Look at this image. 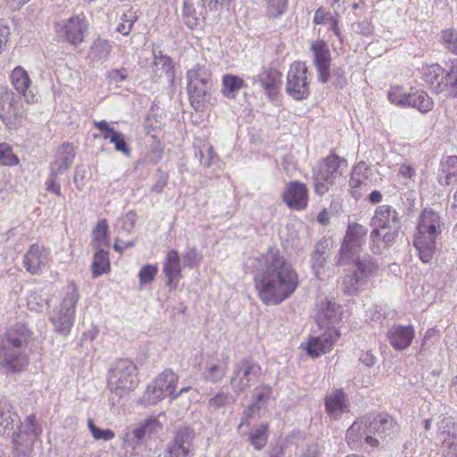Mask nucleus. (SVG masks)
Segmentation results:
<instances>
[{
	"label": "nucleus",
	"mask_w": 457,
	"mask_h": 457,
	"mask_svg": "<svg viewBox=\"0 0 457 457\" xmlns=\"http://www.w3.org/2000/svg\"><path fill=\"white\" fill-rule=\"evenodd\" d=\"M206 6L204 0H184L182 20L190 29L203 27L206 20Z\"/></svg>",
	"instance_id": "obj_21"
},
{
	"label": "nucleus",
	"mask_w": 457,
	"mask_h": 457,
	"mask_svg": "<svg viewBox=\"0 0 457 457\" xmlns=\"http://www.w3.org/2000/svg\"><path fill=\"white\" fill-rule=\"evenodd\" d=\"M135 21V17L131 15L129 17L127 13H123L120 17V22L117 25L116 31L123 36H128L133 29Z\"/></svg>",
	"instance_id": "obj_60"
},
{
	"label": "nucleus",
	"mask_w": 457,
	"mask_h": 457,
	"mask_svg": "<svg viewBox=\"0 0 457 457\" xmlns=\"http://www.w3.org/2000/svg\"><path fill=\"white\" fill-rule=\"evenodd\" d=\"M221 93L226 98H235L237 92L245 87L244 79L232 74H225L221 79Z\"/></svg>",
	"instance_id": "obj_38"
},
{
	"label": "nucleus",
	"mask_w": 457,
	"mask_h": 457,
	"mask_svg": "<svg viewBox=\"0 0 457 457\" xmlns=\"http://www.w3.org/2000/svg\"><path fill=\"white\" fill-rule=\"evenodd\" d=\"M276 283L279 286H297L298 275L278 249L270 248L261 286H275Z\"/></svg>",
	"instance_id": "obj_7"
},
{
	"label": "nucleus",
	"mask_w": 457,
	"mask_h": 457,
	"mask_svg": "<svg viewBox=\"0 0 457 457\" xmlns=\"http://www.w3.org/2000/svg\"><path fill=\"white\" fill-rule=\"evenodd\" d=\"M20 158L12 147L5 142L0 143V166L14 167L19 165Z\"/></svg>",
	"instance_id": "obj_49"
},
{
	"label": "nucleus",
	"mask_w": 457,
	"mask_h": 457,
	"mask_svg": "<svg viewBox=\"0 0 457 457\" xmlns=\"http://www.w3.org/2000/svg\"><path fill=\"white\" fill-rule=\"evenodd\" d=\"M340 335L335 327H327L321 335L310 337L303 348L309 356L317 358L330 352Z\"/></svg>",
	"instance_id": "obj_18"
},
{
	"label": "nucleus",
	"mask_w": 457,
	"mask_h": 457,
	"mask_svg": "<svg viewBox=\"0 0 457 457\" xmlns=\"http://www.w3.org/2000/svg\"><path fill=\"white\" fill-rule=\"evenodd\" d=\"M310 52L312 55V63L317 71L318 80L326 83L330 78L331 53L324 39L310 42Z\"/></svg>",
	"instance_id": "obj_15"
},
{
	"label": "nucleus",
	"mask_w": 457,
	"mask_h": 457,
	"mask_svg": "<svg viewBox=\"0 0 457 457\" xmlns=\"http://www.w3.org/2000/svg\"><path fill=\"white\" fill-rule=\"evenodd\" d=\"M93 125L102 132L103 138L105 140H109L111 135L115 132L113 128H112L106 120L94 121Z\"/></svg>",
	"instance_id": "obj_63"
},
{
	"label": "nucleus",
	"mask_w": 457,
	"mask_h": 457,
	"mask_svg": "<svg viewBox=\"0 0 457 457\" xmlns=\"http://www.w3.org/2000/svg\"><path fill=\"white\" fill-rule=\"evenodd\" d=\"M347 166V160L340 157L336 150L320 159L312 172L314 193L320 196L326 195L336 184L337 179L344 175Z\"/></svg>",
	"instance_id": "obj_5"
},
{
	"label": "nucleus",
	"mask_w": 457,
	"mask_h": 457,
	"mask_svg": "<svg viewBox=\"0 0 457 457\" xmlns=\"http://www.w3.org/2000/svg\"><path fill=\"white\" fill-rule=\"evenodd\" d=\"M55 171L51 170V174L46 181V189L48 192L54 194L56 196H62L61 185L56 181Z\"/></svg>",
	"instance_id": "obj_62"
},
{
	"label": "nucleus",
	"mask_w": 457,
	"mask_h": 457,
	"mask_svg": "<svg viewBox=\"0 0 457 457\" xmlns=\"http://www.w3.org/2000/svg\"><path fill=\"white\" fill-rule=\"evenodd\" d=\"M436 438L441 445L457 439L455 424L450 417L442 418L437 423Z\"/></svg>",
	"instance_id": "obj_41"
},
{
	"label": "nucleus",
	"mask_w": 457,
	"mask_h": 457,
	"mask_svg": "<svg viewBox=\"0 0 457 457\" xmlns=\"http://www.w3.org/2000/svg\"><path fill=\"white\" fill-rule=\"evenodd\" d=\"M312 72L303 61H294L287 74V93L295 100L300 101L309 97Z\"/></svg>",
	"instance_id": "obj_11"
},
{
	"label": "nucleus",
	"mask_w": 457,
	"mask_h": 457,
	"mask_svg": "<svg viewBox=\"0 0 457 457\" xmlns=\"http://www.w3.org/2000/svg\"><path fill=\"white\" fill-rule=\"evenodd\" d=\"M154 64L161 65V69L165 75L168 77H173L174 65L172 59L169 55L160 54L159 56H156Z\"/></svg>",
	"instance_id": "obj_59"
},
{
	"label": "nucleus",
	"mask_w": 457,
	"mask_h": 457,
	"mask_svg": "<svg viewBox=\"0 0 457 457\" xmlns=\"http://www.w3.org/2000/svg\"><path fill=\"white\" fill-rule=\"evenodd\" d=\"M441 169L442 172L445 174V176L439 179L441 185L449 186L455 182L457 178V156H447L442 161Z\"/></svg>",
	"instance_id": "obj_43"
},
{
	"label": "nucleus",
	"mask_w": 457,
	"mask_h": 457,
	"mask_svg": "<svg viewBox=\"0 0 457 457\" xmlns=\"http://www.w3.org/2000/svg\"><path fill=\"white\" fill-rule=\"evenodd\" d=\"M208 85L187 86L189 104L195 112H203L206 109L210 96Z\"/></svg>",
	"instance_id": "obj_33"
},
{
	"label": "nucleus",
	"mask_w": 457,
	"mask_h": 457,
	"mask_svg": "<svg viewBox=\"0 0 457 457\" xmlns=\"http://www.w3.org/2000/svg\"><path fill=\"white\" fill-rule=\"evenodd\" d=\"M312 23L314 25H328V29L334 33L340 43H343L344 36L341 31L340 12L338 10L334 11L332 13L325 7H319L314 12Z\"/></svg>",
	"instance_id": "obj_29"
},
{
	"label": "nucleus",
	"mask_w": 457,
	"mask_h": 457,
	"mask_svg": "<svg viewBox=\"0 0 457 457\" xmlns=\"http://www.w3.org/2000/svg\"><path fill=\"white\" fill-rule=\"evenodd\" d=\"M179 376L170 369L164 370L150 385H148L145 397L149 404H155L160 400L170 396L171 398Z\"/></svg>",
	"instance_id": "obj_13"
},
{
	"label": "nucleus",
	"mask_w": 457,
	"mask_h": 457,
	"mask_svg": "<svg viewBox=\"0 0 457 457\" xmlns=\"http://www.w3.org/2000/svg\"><path fill=\"white\" fill-rule=\"evenodd\" d=\"M109 141L114 144L116 151L122 153L126 156L130 155L131 151L125 140L123 133L120 131L113 132V134L111 135Z\"/></svg>",
	"instance_id": "obj_58"
},
{
	"label": "nucleus",
	"mask_w": 457,
	"mask_h": 457,
	"mask_svg": "<svg viewBox=\"0 0 457 457\" xmlns=\"http://www.w3.org/2000/svg\"><path fill=\"white\" fill-rule=\"evenodd\" d=\"M32 332L24 323H16L9 327L0 336V370L11 373L23 371L29 365L26 353Z\"/></svg>",
	"instance_id": "obj_2"
},
{
	"label": "nucleus",
	"mask_w": 457,
	"mask_h": 457,
	"mask_svg": "<svg viewBox=\"0 0 457 457\" xmlns=\"http://www.w3.org/2000/svg\"><path fill=\"white\" fill-rule=\"evenodd\" d=\"M154 424V420H147L139 427L129 431L124 436V444L136 448L142 445L145 436L150 433V427Z\"/></svg>",
	"instance_id": "obj_37"
},
{
	"label": "nucleus",
	"mask_w": 457,
	"mask_h": 457,
	"mask_svg": "<svg viewBox=\"0 0 457 457\" xmlns=\"http://www.w3.org/2000/svg\"><path fill=\"white\" fill-rule=\"evenodd\" d=\"M342 306L333 299L326 297L320 303L316 320L320 327H335L342 320Z\"/></svg>",
	"instance_id": "obj_24"
},
{
	"label": "nucleus",
	"mask_w": 457,
	"mask_h": 457,
	"mask_svg": "<svg viewBox=\"0 0 457 457\" xmlns=\"http://www.w3.org/2000/svg\"><path fill=\"white\" fill-rule=\"evenodd\" d=\"M370 169L364 162L355 164L350 173L349 194L355 200L361 199L370 187Z\"/></svg>",
	"instance_id": "obj_20"
},
{
	"label": "nucleus",
	"mask_w": 457,
	"mask_h": 457,
	"mask_svg": "<svg viewBox=\"0 0 457 457\" xmlns=\"http://www.w3.org/2000/svg\"><path fill=\"white\" fill-rule=\"evenodd\" d=\"M18 430L26 433L34 439H37L42 434V428L37 423L34 414L27 416L24 421L21 423Z\"/></svg>",
	"instance_id": "obj_50"
},
{
	"label": "nucleus",
	"mask_w": 457,
	"mask_h": 457,
	"mask_svg": "<svg viewBox=\"0 0 457 457\" xmlns=\"http://www.w3.org/2000/svg\"><path fill=\"white\" fill-rule=\"evenodd\" d=\"M273 389L268 384H261L254 387L252 401L262 408L267 406L272 397Z\"/></svg>",
	"instance_id": "obj_47"
},
{
	"label": "nucleus",
	"mask_w": 457,
	"mask_h": 457,
	"mask_svg": "<svg viewBox=\"0 0 457 457\" xmlns=\"http://www.w3.org/2000/svg\"><path fill=\"white\" fill-rule=\"evenodd\" d=\"M370 433L378 440V447L381 443H386L397 437L400 426L395 419L387 413H377L367 417Z\"/></svg>",
	"instance_id": "obj_12"
},
{
	"label": "nucleus",
	"mask_w": 457,
	"mask_h": 457,
	"mask_svg": "<svg viewBox=\"0 0 457 457\" xmlns=\"http://www.w3.org/2000/svg\"><path fill=\"white\" fill-rule=\"evenodd\" d=\"M388 101L397 106L406 107L408 102V93L404 92L402 86L394 85L387 92Z\"/></svg>",
	"instance_id": "obj_52"
},
{
	"label": "nucleus",
	"mask_w": 457,
	"mask_h": 457,
	"mask_svg": "<svg viewBox=\"0 0 457 457\" xmlns=\"http://www.w3.org/2000/svg\"><path fill=\"white\" fill-rule=\"evenodd\" d=\"M227 371L228 363L226 361H207L204 364L203 377L208 382L218 383L226 376Z\"/></svg>",
	"instance_id": "obj_35"
},
{
	"label": "nucleus",
	"mask_w": 457,
	"mask_h": 457,
	"mask_svg": "<svg viewBox=\"0 0 457 457\" xmlns=\"http://www.w3.org/2000/svg\"><path fill=\"white\" fill-rule=\"evenodd\" d=\"M90 49L94 59L106 60L110 56L112 47L107 39L97 37L94 40Z\"/></svg>",
	"instance_id": "obj_48"
},
{
	"label": "nucleus",
	"mask_w": 457,
	"mask_h": 457,
	"mask_svg": "<svg viewBox=\"0 0 457 457\" xmlns=\"http://www.w3.org/2000/svg\"><path fill=\"white\" fill-rule=\"evenodd\" d=\"M288 0H266L265 15L270 20H277L285 14Z\"/></svg>",
	"instance_id": "obj_46"
},
{
	"label": "nucleus",
	"mask_w": 457,
	"mask_h": 457,
	"mask_svg": "<svg viewBox=\"0 0 457 457\" xmlns=\"http://www.w3.org/2000/svg\"><path fill=\"white\" fill-rule=\"evenodd\" d=\"M87 427L96 440L109 441L114 438L115 434L112 429H101L96 427L91 419L87 420Z\"/></svg>",
	"instance_id": "obj_57"
},
{
	"label": "nucleus",
	"mask_w": 457,
	"mask_h": 457,
	"mask_svg": "<svg viewBox=\"0 0 457 457\" xmlns=\"http://www.w3.org/2000/svg\"><path fill=\"white\" fill-rule=\"evenodd\" d=\"M257 79L266 96L271 100H276L282 85V72L273 67H263Z\"/></svg>",
	"instance_id": "obj_26"
},
{
	"label": "nucleus",
	"mask_w": 457,
	"mask_h": 457,
	"mask_svg": "<svg viewBox=\"0 0 457 457\" xmlns=\"http://www.w3.org/2000/svg\"><path fill=\"white\" fill-rule=\"evenodd\" d=\"M330 246L331 242L328 239H321L316 243L312 253V265L313 269L323 267L328 255Z\"/></svg>",
	"instance_id": "obj_44"
},
{
	"label": "nucleus",
	"mask_w": 457,
	"mask_h": 457,
	"mask_svg": "<svg viewBox=\"0 0 457 457\" xmlns=\"http://www.w3.org/2000/svg\"><path fill=\"white\" fill-rule=\"evenodd\" d=\"M406 104V107L416 108L423 113L431 111L434 105L431 97L422 90L408 93V102Z\"/></svg>",
	"instance_id": "obj_36"
},
{
	"label": "nucleus",
	"mask_w": 457,
	"mask_h": 457,
	"mask_svg": "<svg viewBox=\"0 0 457 457\" xmlns=\"http://www.w3.org/2000/svg\"><path fill=\"white\" fill-rule=\"evenodd\" d=\"M10 82L15 91L24 98L27 104L37 103V96L30 89L32 79L22 66L18 65L12 71Z\"/></svg>",
	"instance_id": "obj_23"
},
{
	"label": "nucleus",
	"mask_w": 457,
	"mask_h": 457,
	"mask_svg": "<svg viewBox=\"0 0 457 457\" xmlns=\"http://www.w3.org/2000/svg\"><path fill=\"white\" fill-rule=\"evenodd\" d=\"M262 407L254 403L253 402L247 406V408L243 411L242 417H241V422L240 427L244 424H246L247 426L250 424V420L258 414L261 411Z\"/></svg>",
	"instance_id": "obj_61"
},
{
	"label": "nucleus",
	"mask_w": 457,
	"mask_h": 457,
	"mask_svg": "<svg viewBox=\"0 0 457 457\" xmlns=\"http://www.w3.org/2000/svg\"><path fill=\"white\" fill-rule=\"evenodd\" d=\"M262 367L252 357H244L232 366L229 386L236 395H240L259 382Z\"/></svg>",
	"instance_id": "obj_8"
},
{
	"label": "nucleus",
	"mask_w": 457,
	"mask_h": 457,
	"mask_svg": "<svg viewBox=\"0 0 457 457\" xmlns=\"http://www.w3.org/2000/svg\"><path fill=\"white\" fill-rule=\"evenodd\" d=\"M258 295L266 305H276L290 297L296 287H255Z\"/></svg>",
	"instance_id": "obj_31"
},
{
	"label": "nucleus",
	"mask_w": 457,
	"mask_h": 457,
	"mask_svg": "<svg viewBox=\"0 0 457 457\" xmlns=\"http://www.w3.org/2000/svg\"><path fill=\"white\" fill-rule=\"evenodd\" d=\"M366 235L367 229L362 225L358 223L348 225L339 252L337 264L346 266L349 270L353 272L355 283L372 274L378 269L370 256L361 255Z\"/></svg>",
	"instance_id": "obj_1"
},
{
	"label": "nucleus",
	"mask_w": 457,
	"mask_h": 457,
	"mask_svg": "<svg viewBox=\"0 0 457 457\" xmlns=\"http://www.w3.org/2000/svg\"><path fill=\"white\" fill-rule=\"evenodd\" d=\"M440 37L444 47L457 55V30L452 28L443 29Z\"/></svg>",
	"instance_id": "obj_53"
},
{
	"label": "nucleus",
	"mask_w": 457,
	"mask_h": 457,
	"mask_svg": "<svg viewBox=\"0 0 457 457\" xmlns=\"http://www.w3.org/2000/svg\"><path fill=\"white\" fill-rule=\"evenodd\" d=\"M345 440L351 449L361 448L364 444L372 448L378 447V440L370 433L367 417L358 418L348 428Z\"/></svg>",
	"instance_id": "obj_17"
},
{
	"label": "nucleus",
	"mask_w": 457,
	"mask_h": 457,
	"mask_svg": "<svg viewBox=\"0 0 457 457\" xmlns=\"http://www.w3.org/2000/svg\"><path fill=\"white\" fill-rule=\"evenodd\" d=\"M70 291L65 296L59 307H55L49 317L54 331L68 336L75 320L76 304L79 298V294L76 287H69Z\"/></svg>",
	"instance_id": "obj_9"
},
{
	"label": "nucleus",
	"mask_w": 457,
	"mask_h": 457,
	"mask_svg": "<svg viewBox=\"0 0 457 457\" xmlns=\"http://www.w3.org/2000/svg\"><path fill=\"white\" fill-rule=\"evenodd\" d=\"M37 439L20 430L12 434L13 453L18 457H27L33 452V446Z\"/></svg>",
	"instance_id": "obj_34"
},
{
	"label": "nucleus",
	"mask_w": 457,
	"mask_h": 457,
	"mask_svg": "<svg viewBox=\"0 0 457 457\" xmlns=\"http://www.w3.org/2000/svg\"><path fill=\"white\" fill-rule=\"evenodd\" d=\"M444 457H457V439L441 445Z\"/></svg>",
	"instance_id": "obj_64"
},
{
	"label": "nucleus",
	"mask_w": 457,
	"mask_h": 457,
	"mask_svg": "<svg viewBox=\"0 0 457 457\" xmlns=\"http://www.w3.org/2000/svg\"><path fill=\"white\" fill-rule=\"evenodd\" d=\"M283 203L293 211H304L309 204V188L307 185L299 180L288 181L281 192Z\"/></svg>",
	"instance_id": "obj_16"
},
{
	"label": "nucleus",
	"mask_w": 457,
	"mask_h": 457,
	"mask_svg": "<svg viewBox=\"0 0 457 457\" xmlns=\"http://www.w3.org/2000/svg\"><path fill=\"white\" fill-rule=\"evenodd\" d=\"M399 226L394 227L391 229H387L386 232L383 233V229L374 228L370 233V237L373 243H378L380 239L385 243L386 246L392 244L398 236Z\"/></svg>",
	"instance_id": "obj_51"
},
{
	"label": "nucleus",
	"mask_w": 457,
	"mask_h": 457,
	"mask_svg": "<svg viewBox=\"0 0 457 457\" xmlns=\"http://www.w3.org/2000/svg\"><path fill=\"white\" fill-rule=\"evenodd\" d=\"M89 29V21L83 12L73 14L62 22L54 24V30L59 40L74 47L80 46Z\"/></svg>",
	"instance_id": "obj_10"
},
{
	"label": "nucleus",
	"mask_w": 457,
	"mask_h": 457,
	"mask_svg": "<svg viewBox=\"0 0 457 457\" xmlns=\"http://www.w3.org/2000/svg\"><path fill=\"white\" fill-rule=\"evenodd\" d=\"M76 151L72 143H63L57 152L56 160L51 164V170L55 176L68 170L75 158Z\"/></svg>",
	"instance_id": "obj_32"
},
{
	"label": "nucleus",
	"mask_w": 457,
	"mask_h": 457,
	"mask_svg": "<svg viewBox=\"0 0 457 457\" xmlns=\"http://www.w3.org/2000/svg\"><path fill=\"white\" fill-rule=\"evenodd\" d=\"M324 403L326 412L334 420L349 411V398L342 388L328 393Z\"/></svg>",
	"instance_id": "obj_27"
},
{
	"label": "nucleus",
	"mask_w": 457,
	"mask_h": 457,
	"mask_svg": "<svg viewBox=\"0 0 457 457\" xmlns=\"http://www.w3.org/2000/svg\"><path fill=\"white\" fill-rule=\"evenodd\" d=\"M371 224L375 228L391 229L399 226L397 212L390 205H379L371 219Z\"/></svg>",
	"instance_id": "obj_30"
},
{
	"label": "nucleus",
	"mask_w": 457,
	"mask_h": 457,
	"mask_svg": "<svg viewBox=\"0 0 457 457\" xmlns=\"http://www.w3.org/2000/svg\"><path fill=\"white\" fill-rule=\"evenodd\" d=\"M417 72L421 85L432 93L457 91V59L450 61L448 70L437 62L423 63Z\"/></svg>",
	"instance_id": "obj_4"
},
{
	"label": "nucleus",
	"mask_w": 457,
	"mask_h": 457,
	"mask_svg": "<svg viewBox=\"0 0 457 457\" xmlns=\"http://www.w3.org/2000/svg\"><path fill=\"white\" fill-rule=\"evenodd\" d=\"M232 399L228 392L220 390L212 397L208 400V408L215 411L222 407L227 406Z\"/></svg>",
	"instance_id": "obj_55"
},
{
	"label": "nucleus",
	"mask_w": 457,
	"mask_h": 457,
	"mask_svg": "<svg viewBox=\"0 0 457 457\" xmlns=\"http://www.w3.org/2000/svg\"><path fill=\"white\" fill-rule=\"evenodd\" d=\"M91 270L93 277L96 278L103 274H107L111 270L109 252L102 248L95 249Z\"/></svg>",
	"instance_id": "obj_40"
},
{
	"label": "nucleus",
	"mask_w": 457,
	"mask_h": 457,
	"mask_svg": "<svg viewBox=\"0 0 457 457\" xmlns=\"http://www.w3.org/2000/svg\"><path fill=\"white\" fill-rule=\"evenodd\" d=\"M442 226L441 218L436 212L429 208L422 210L417 223L413 245L423 262L431 261L436 249V237L442 232Z\"/></svg>",
	"instance_id": "obj_3"
},
{
	"label": "nucleus",
	"mask_w": 457,
	"mask_h": 457,
	"mask_svg": "<svg viewBox=\"0 0 457 457\" xmlns=\"http://www.w3.org/2000/svg\"><path fill=\"white\" fill-rule=\"evenodd\" d=\"M187 86L209 84L211 72L203 64H195L187 71Z\"/></svg>",
	"instance_id": "obj_42"
},
{
	"label": "nucleus",
	"mask_w": 457,
	"mask_h": 457,
	"mask_svg": "<svg viewBox=\"0 0 457 457\" xmlns=\"http://www.w3.org/2000/svg\"><path fill=\"white\" fill-rule=\"evenodd\" d=\"M162 274L168 286H176L182 278L180 257L177 250L167 252L162 261Z\"/></svg>",
	"instance_id": "obj_28"
},
{
	"label": "nucleus",
	"mask_w": 457,
	"mask_h": 457,
	"mask_svg": "<svg viewBox=\"0 0 457 457\" xmlns=\"http://www.w3.org/2000/svg\"><path fill=\"white\" fill-rule=\"evenodd\" d=\"M195 437V433L192 428L188 426L178 427L166 446L164 457H189Z\"/></svg>",
	"instance_id": "obj_14"
},
{
	"label": "nucleus",
	"mask_w": 457,
	"mask_h": 457,
	"mask_svg": "<svg viewBox=\"0 0 457 457\" xmlns=\"http://www.w3.org/2000/svg\"><path fill=\"white\" fill-rule=\"evenodd\" d=\"M268 437V425L262 424L250 431L248 439L254 449L260 451L266 445Z\"/></svg>",
	"instance_id": "obj_45"
},
{
	"label": "nucleus",
	"mask_w": 457,
	"mask_h": 457,
	"mask_svg": "<svg viewBox=\"0 0 457 457\" xmlns=\"http://www.w3.org/2000/svg\"><path fill=\"white\" fill-rule=\"evenodd\" d=\"M157 264H145L139 270L138 278L141 285L153 282L158 273Z\"/></svg>",
	"instance_id": "obj_56"
},
{
	"label": "nucleus",
	"mask_w": 457,
	"mask_h": 457,
	"mask_svg": "<svg viewBox=\"0 0 457 457\" xmlns=\"http://www.w3.org/2000/svg\"><path fill=\"white\" fill-rule=\"evenodd\" d=\"M49 257L50 249L43 244L35 243L25 253L22 264L29 273L37 275L48 263Z\"/></svg>",
	"instance_id": "obj_19"
},
{
	"label": "nucleus",
	"mask_w": 457,
	"mask_h": 457,
	"mask_svg": "<svg viewBox=\"0 0 457 457\" xmlns=\"http://www.w3.org/2000/svg\"><path fill=\"white\" fill-rule=\"evenodd\" d=\"M109 225L106 219L100 220L92 231L91 245L93 249L109 246Z\"/></svg>",
	"instance_id": "obj_39"
},
{
	"label": "nucleus",
	"mask_w": 457,
	"mask_h": 457,
	"mask_svg": "<svg viewBox=\"0 0 457 457\" xmlns=\"http://www.w3.org/2000/svg\"><path fill=\"white\" fill-rule=\"evenodd\" d=\"M138 383L137 367L128 359L118 360L109 371L108 386L112 404L133 391Z\"/></svg>",
	"instance_id": "obj_6"
},
{
	"label": "nucleus",
	"mask_w": 457,
	"mask_h": 457,
	"mask_svg": "<svg viewBox=\"0 0 457 457\" xmlns=\"http://www.w3.org/2000/svg\"><path fill=\"white\" fill-rule=\"evenodd\" d=\"M20 102L13 92L3 90L0 92V119L6 126H12L21 118Z\"/></svg>",
	"instance_id": "obj_22"
},
{
	"label": "nucleus",
	"mask_w": 457,
	"mask_h": 457,
	"mask_svg": "<svg viewBox=\"0 0 457 457\" xmlns=\"http://www.w3.org/2000/svg\"><path fill=\"white\" fill-rule=\"evenodd\" d=\"M414 336L415 330L412 325L394 324L386 332L390 345L396 351L407 349L411 345Z\"/></svg>",
	"instance_id": "obj_25"
},
{
	"label": "nucleus",
	"mask_w": 457,
	"mask_h": 457,
	"mask_svg": "<svg viewBox=\"0 0 457 457\" xmlns=\"http://www.w3.org/2000/svg\"><path fill=\"white\" fill-rule=\"evenodd\" d=\"M12 414L8 406L0 404V435L9 433L13 428L14 420Z\"/></svg>",
	"instance_id": "obj_54"
}]
</instances>
